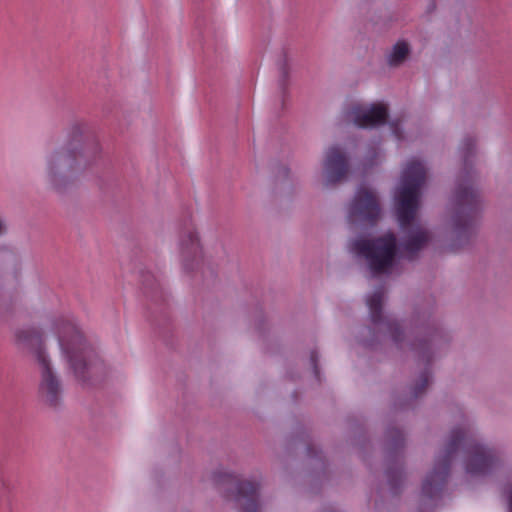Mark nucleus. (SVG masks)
Returning a JSON list of instances; mask_svg holds the SVG:
<instances>
[{"mask_svg": "<svg viewBox=\"0 0 512 512\" xmlns=\"http://www.w3.org/2000/svg\"><path fill=\"white\" fill-rule=\"evenodd\" d=\"M426 180L424 165L416 160L407 163L401 177V186L396 195L398 222L406 235L397 246L394 233L387 232L381 237L353 241L351 249L366 259L368 268L374 276L390 273L397 252L410 260L429 241L428 232L421 228H410L413 224L419 202V191Z\"/></svg>", "mask_w": 512, "mask_h": 512, "instance_id": "obj_1", "label": "nucleus"}, {"mask_svg": "<svg viewBox=\"0 0 512 512\" xmlns=\"http://www.w3.org/2000/svg\"><path fill=\"white\" fill-rule=\"evenodd\" d=\"M466 455V471L471 475L488 473L495 465L494 451L480 444L471 431L457 427L451 431L443 455L437 458L433 470L426 476L421 488V501L425 506L434 505L445 486L452 459L458 452Z\"/></svg>", "mask_w": 512, "mask_h": 512, "instance_id": "obj_2", "label": "nucleus"}, {"mask_svg": "<svg viewBox=\"0 0 512 512\" xmlns=\"http://www.w3.org/2000/svg\"><path fill=\"white\" fill-rule=\"evenodd\" d=\"M99 153L98 143L89 142V127L75 122L69 131L67 144L47 159V173L51 184L61 189L79 170L85 168Z\"/></svg>", "mask_w": 512, "mask_h": 512, "instance_id": "obj_3", "label": "nucleus"}, {"mask_svg": "<svg viewBox=\"0 0 512 512\" xmlns=\"http://www.w3.org/2000/svg\"><path fill=\"white\" fill-rule=\"evenodd\" d=\"M44 328L57 338L59 347L75 375L85 380V370L88 368L86 358L91 350L74 318L71 315H55L47 319Z\"/></svg>", "mask_w": 512, "mask_h": 512, "instance_id": "obj_4", "label": "nucleus"}, {"mask_svg": "<svg viewBox=\"0 0 512 512\" xmlns=\"http://www.w3.org/2000/svg\"><path fill=\"white\" fill-rule=\"evenodd\" d=\"M45 331L27 328L17 331V343L32 352L41 366L42 380L40 393L51 406L59 403L61 387L58 378L51 370L50 362L43 348Z\"/></svg>", "mask_w": 512, "mask_h": 512, "instance_id": "obj_5", "label": "nucleus"}, {"mask_svg": "<svg viewBox=\"0 0 512 512\" xmlns=\"http://www.w3.org/2000/svg\"><path fill=\"white\" fill-rule=\"evenodd\" d=\"M480 201L470 175L460 179L454 195L452 217L454 232L459 239L468 238L476 223Z\"/></svg>", "mask_w": 512, "mask_h": 512, "instance_id": "obj_6", "label": "nucleus"}, {"mask_svg": "<svg viewBox=\"0 0 512 512\" xmlns=\"http://www.w3.org/2000/svg\"><path fill=\"white\" fill-rule=\"evenodd\" d=\"M215 482L217 484H228L230 488L234 489V499L241 512L260 511L258 501L259 485L257 483L242 481L237 475L226 472L215 473Z\"/></svg>", "mask_w": 512, "mask_h": 512, "instance_id": "obj_7", "label": "nucleus"}, {"mask_svg": "<svg viewBox=\"0 0 512 512\" xmlns=\"http://www.w3.org/2000/svg\"><path fill=\"white\" fill-rule=\"evenodd\" d=\"M381 214L376 194L365 187H360L349 207L348 219L353 224L375 225Z\"/></svg>", "mask_w": 512, "mask_h": 512, "instance_id": "obj_8", "label": "nucleus"}, {"mask_svg": "<svg viewBox=\"0 0 512 512\" xmlns=\"http://www.w3.org/2000/svg\"><path fill=\"white\" fill-rule=\"evenodd\" d=\"M384 299V288L380 287L373 292L367 299V305L370 312V318L374 325L383 326L380 329L388 333L394 342L400 343L402 341V330L399 323L386 320L382 316V304Z\"/></svg>", "mask_w": 512, "mask_h": 512, "instance_id": "obj_9", "label": "nucleus"}, {"mask_svg": "<svg viewBox=\"0 0 512 512\" xmlns=\"http://www.w3.org/2000/svg\"><path fill=\"white\" fill-rule=\"evenodd\" d=\"M348 161L345 153L338 146H332L326 151L324 172L330 184L340 182L348 173Z\"/></svg>", "mask_w": 512, "mask_h": 512, "instance_id": "obj_10", "label": "nucleus"}, {"mask_svg": "<svg viewBox=\"0 0 512 512\" xmlns=\"http://www.w3.org/2000/svg\"><path fill=\"white\" fill-rule=\"evenodd\" d=\"M354 123L360 128H372L382 125L388 118V110L386 105L376 103L371 105L369 109H362L359 106L353 108Z\"/></svg>", "mask_w": 512, "mask_h": 512, "instance_id": "obj_11", "label": "nucleus"}, {"mask_svg": "<svg viewBox=\"0 0 512 512\" xmlns=\"http://www.w3.org/2000/svg\"><path fill=\"white\" fill-rule=\"evenodd\" d=\"M180 251L187 269H190L187 263L190 259L198 260L201 257L199 238L192 223L185 224L181 230Z\"/></svg>", "mask_w": 512, "mask_h": 512, "instance_id": "obj_12", "label": "nucleus"}, {"mask_svg": "<svg viewBox=\"0 0 512 512\" xmlns=\"http://www.w3.org/2000/svg\"><path fill=\"white\" fill-rule=\"evenodd\" d=\"M409 53L408 44L404 41L397 42L389 56L388 62L390 65L396 66L402 63Z\"/></svg>", "mask_w": 512, "mask_h": 512, "instance_id": "obj_13", "label": "nucleus"}, {"mask_svg": "<svg viewBox=\"0 0 512 512\" xmlns=\"http://www.w3.org/2000/svg\"><path fill=\"white\" fill-rule=\"evenodd\" d=\"M388 483L393 494H398L403 484V470L398 467H390L387 469Z\"/></svg>", "mask_w": 512, "mask_h": 512, "instance_id": "obj_14", "label": "nucleus"}, {"mask_svg": "<svg viewBox=\"0 0 512 512\" xmlns=\"http://www.w3.org/2000/svg\"><path fill=\"white\" fill-rule=\"evenodd\" d=\"M430 383V373L426 369L423 371L419 377V381L417 384L413 387V395L414 397H419L428 387Z\"/></svg>", "mask_w": 512, "mask_h": 512, "instance_id": "obj_15", "label": "nucleus"}, {"mask_svg": "<svg viewBox=\"0 0 512 512\" xmlns=\"http://www.w3.org/2000/svg\"><path fill=\"white\" fill-rule=\"evenodd\" d=\"M412 349L419 352L422 360L429 362L430 360V344L428 340H421L419 343H413Z\"/></svg>", "mask_w": 512, "mask_h": 512, "instance_id": "obj_16", "label": "nucleus"}, {"mask_svg": "<svg viewBox=\"0 0 512 512\" xmlns=\"http://www.w3.org/2000/svg\"><path fill=\"white\" fill-rule=\"evenodd\" d=\"M473 148H474L473 140L472 139L465 140V142L463 143V149L465 150V155H464L465 165H467L468 158L472 154Z\"/></svg>", "mask_w": 512, "mask_h": 512, "instance_id": "obj_17", "label": "nucleus"}, {"mask_svg": "<svg viewBox=\"0 0 512 512\" xmlns=\"http://www.w3.org/2000/svg\"><path fill=\"white\" fill-rule=\"evenodd\" d=\"M390 125H391V129H392V132H393L394 136L398 140H401L403 138V134H402V131H401L400 127H399L398 121H392Z\"/></svg>", "mask_w": 512, "mask_h": 512, "instance_id": "obj_18", "label": "nucleus"}, {"mask_svg": "<svg viewBox=\"0 0 512 512\" xmlns=\"http://www.w3.org/2000/svg\"><path fill=\"white\" fill-rule=\"evenodd\" d=\"M392 433L394 434V444L396 446L402 445L404 441L402 432L400 430H393Z\"/></svg>", "mask_w": 512, "mask_h": 512, "instance_id": "obj_19", "label": "nucleus"}, {"mask_svg": "<svg viewBox=\"0 0 512 512\" xmlns=\"http://www.w3.org/2000/svg\"><path fill=\"white\" fill-rule=\"evenodd\" d=\"M317 359H318L317 353L316 352H312L311 353V362H312V365H313L316 377H318Z\"/></svg>", "mask_w": 512, "mask_h": 512, "instance_id": "obj_20", "label": "nucleus"}, {"mask_svg": "<svg viewBox=\"0 0 512 512\" xmlns=\"http://www.w3.org/2000/svg\"><path fill=\"white\" fill-rule=\"evenodd\" d=\"M282 72H283V77H286V75H287V71H286V68H285V67H282Z\"/></svg>", "mask_w": 512, "mask_h": 512, "instance_id": "obj_21", "label": "nucleus"}]
</instances>
